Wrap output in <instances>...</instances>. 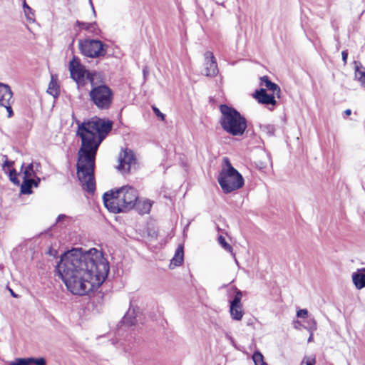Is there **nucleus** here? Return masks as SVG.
<instances>
[{"label":"nucleus","instance_id":"obj_22","mask_svg":"<svg viewBox=\"0 0 365 365\" xmlns=\"http://www.w3.org/2000/svg\"><path fill=\"white\" fill-rule=\"evenodd\" d=\"M137 322L136 317L134 316V311L129 310L123 317L121 323L125 326H133Z\"/></svg>","mask_w":365,"mask_h":365},{"label":"nucleus","instance_id":"obj_37","mask_svg":"<svg viewBox=\"0 0 365 365\" xmlns=\"http://www.w3.org/2000/svg\"><path fill=\"white\" fill-rule=\"evenodd\" d=\"M148 73H149V71H148V67L147 66L144 67L143 69V74L144 78H146V76L148 75Z\"/></svg>","mask_w":365,"mask_h":365},{"label":"nucleus","instance_id":"obj_36","mask_svg":"<svg viewBox=\"0 0 365 365\" xmlns=\"http://www.w3.org/2000/svg\"><path fill=\"white\" fill-rule=\"evenodd\" d=\"M23 9H24V11H29V12H31V7L27 5L26 1L24 0V4H23Z\"/></svg>","mask_w":365,"mask_h":365},{"label":"nucleus","instance_id":"obj_26","mask_svg":"<svg viewBox=\"0 0 365 365\" xmlns=\"http://www.w3.org/2000/svg\"><path fill=\"white\" fill-rule=\"evenodd\" d=\"M262 132L264 133L267 135L272 136L274 134L275 128L273 125L264 124L260 126Z\"/></svg>","mask_w":365,"mask_h":365},{"label":"nucleus","instance_id":"obj_13","mask_svg":"<svg viewBox=\"0 0 365 365\" xmlns=\"http://www.w3.org/2000/svg\"><path fill=\"white\" fill-rule=\"evenodd\" d=\"M254 97L262 104L272 106L276 104L274 94H267L266 90L264 88L256 91Z\"/></svg>","mask_w":365,"mask_h":365},{"label":"nucleus","instance_id":"obj_18","mask_svg":"<svg viewBox=\"0 0 365 365\" xmlns=\"http://www.w3.org/2000/svg\"><path fill=\"white\" fill-rule=\"evenodd\" d=\"M260 84L264 86L267 90L272 91L274 95L276 94L277 97H279L280 88L277 84L269 81L267 76H264L260 78Z\"/></svg>","mask_w":365,"mask_h":365},{"label":"nucleus","instance_id":"obj_31","mask_svg":"<svg viewBox=\"0 0 365 365\" xmlns=\"http://www.w3.org/2000/svg\"><path fill=\"white\" fill-rule=\"evenodd\" d=\"M297 316L299 318H306L308 316V311L306 309H299L297 312Z\"/></svg>","mask_w":365,"mask_h":365},{"label":"nucleus","instance_id":"obj_15","mask_svg":"<svg viewBox=\"0 0 365 365\" xmlns=\"http://www.w3.org/2000/svg\"><path fill=\"white\" fill-rule=\"evenodd\" d=\"M9 365H46L44 358H18L11 361Z\"/></svg>","mask_w":365,"mask_h":365},{"label":"nucleus","instance_id":"obj_9","mask_svg":"<svg viewBox=\"0 0 365 365\" xmlns=\"http://www.w3.org/2000/svg\"><path fill=\"white\" fill-rule=\"evenodd\" d=\"M13 93L11 88L7 84L0 83V106L4 107L8 111V116L13 115L11 103Z\"/></svg>","mask_w":365,"mask_h":365},{"label":"nucleus","instance_id":"obj_32","mask_svg":"<svg viewBox=\"0 0 365 365\" xmlns=\"http://www.w3.org/2000/svg\"><path fill=\"white\" fill-rule=\"evenodd\" d=\"M24 12L25 16L28 21H34V14L32 9H31V12H29V11H24Z\"/></svg>","mask_w":365,"mask_h":365},{"label":"nucleus","instance_id":"obj_43","mask_svg":"<svg viewBox=\"0 0 365 365\" xmlns=\"http://www.w3.org/2000/svg\"><path fill=\"white\" fill-rule=\"evenodd\" d=\"M90 2H91V4H92L91 1H90ZM91 6H92V9L93 11V13L95 14V10H94V7H93V4H91Z\"/></svg>","mask_w":365,"mask_h":365},{"label":"nucleus","instance_id":"obj_28","mask_svg":"<svg viewBox=\"0 0 365 365\" xmlns=\"http://www.w3.org/2000/svg\"><path fill=\"white\" fill-rule=\"evenodd\" d=\"M307 329L309 331V332H313L317 328V322L314 318H309L307 320Z\"/></svg>","mask_w":365,"mask_h":365},{"label":"nucleus","instance_id":"obj_25","mask_svg":"<svg viewBox=\"0 0 365 365\" xmlns=\"http://www.w3.org/2000/svg\"><path fill=\"white\" fill-rule=\"evenodd\" d=\"M218 242H219V244H220V245H221V246H222V247L225 250H227V251H228L229 252L232 253V255L233 256H235V254L232 252V246H231L230 245H229V244L226 242V240H225V237H224L223 236L220 235V236L218 237ZM235 262H236L237 264H238V262H237V259H236V258H235Z\"/></svg>","mask_w":365,"mask_h":365},{"label":"nucleus","instance_id":"obj_10","mask_svg":"<svg viewBox=\"0 0 365 365\" xmlns=\"http://www.w3.org/2000/svg\"><path fill=\"white\" fill-rule=\"evenodd\" d=\"M242 292L236 289V294L230 302V313L231 318L235 321H240L244 315L242 305L241 304Z\"/></svg>","mask_w":365,"mask_h":365},{"label":"nucleus","instance_id":"obj_27","mask_svg":"<svg viewBox=\"0 0 365 365\" xmlns=\"http://www.w3.org/2000/svg\"><path fill=\"white\" fill-rule=\"evenodd\" d=\"M355 76L361 82V84L365 87V71H360L359 68L356 67Z\"/></svg>","mask_w":365,"mask_h":365},{"label":"nucleus","instance_id":"obj_34","mask_svg":"<svg viewBox=\"0 0 365 365\" xmlns=\"http://www.w3.org/2000/svg\"><path fill=\"white\" fill-rule=\"evenodd\" d=\"M4 158H5V161L4 163L3 166L4 167H8V168L11 167L13 165V164H14V162L8 160L6 155H4Z\"/></svg>","mask_w":365,"mask_h":365},{"label":"nucleus","instance_id":"obj_8","mask_svg":"<svg viewBox=\"0 0 365 365\" xmlns=\"http://www.w3.org/2000/svg\"><path fill=\"white\" fill-rule=\"evenodd\" d=\"M78 47L82 55L89 58L104 56L107 52V46L102 41L95 39H81Z\"/></svg>","mask_w":365,"mask_h":365},{"label":"nucleus","instance_id":"obj_35","mask_svg":"<svg viewBox=\"0 0 365 365\" xmlns=\"http://www.w3.org/2000/svg\"><path fill=\"white\" fill-rule=\"evenodd\" d=\"M341 56H342V60L344 61V63H346V61H347V57H348V53L346 51H343L341 52Z\"/></svg>","mask_w":365,"mask_h":365},{"label":"nucleus","instance_id":"obj_30","mask_svg":"<svg viewBox=\"0 0 365 365\" xmlns=\"http://www.w3.org/2000/svg\"><path fill=\"white\" fill-rule=\"evenodd\" d=\"M18 174L15 170H11L9 173L10 180L16 185H19L20 181L18 180Z\"/></svg>","mask_w":365,"mask_h":365},{"label":"nucleus","instance_id":"obj_38","mask_svg":"<svg viewBox=\"0 0 365 365\" xmlns=\"http://www.w3.org/2000/svg\"><path fill=\"white\" fill-rule=\"evenodd\" d=\"M66 217V215H59L58 218H57V222H59L60 220H61V219Z\"/></svg>","mask_w":365,"mask_h":365},{"label":"nucleus","instance_id":"obj_14","mask_svg":"<svg viewBox=\"0 0 365 365\" xmlns=\"http://www.w3.org/2000/svg\"><path fill=\"white\" fill-rule=\"evenodd\" d=\"M41 169V164L37 162H34L24 166V164L21 165V171L23 173V178H36V173Z\"/></svg>","mask_w":365,"mask_h":365},{"label":"nucleus","instance_id":"obj_17","mask_svg":"<svg viewBox=\"0 0 365 365\" xmlns=\"http://www.w3.org/2000/svg\"><path fill=\"white\" fill-rule=\"evenodd\" d=\"M24 181L21 186V192L23 194H31V187L33 186L37 187L40 182V178L36 177V180L32 178H23Z\"/></svg>","mask_w":365,"mask_h":365},{"label":"nucleus","instance_id":"obj_23","mask_svg":"<svg viewBox=\"0 0 365 365\" xmlns=\"http://www.w3.org/2000/svg\"><path fill=\"white\" fill-rule=\"evenodd\" d=\"M47 92L53 97H56L59 95V86L56 80H55L53 76L51 77V80L49 83Z\"/></svg>","mask_w":365,"mask_h":365},{"label":"nucleus","instance_id":"obj_40","mask_svg":"<svg viewBox=\"0 0 365 365\" xmlns=\"http://www.w3.org/2000/svg\"><path fill=\"white\" fill-rule=\"evenodd\" d=\"M312 340H313V334H312V332H310V336L308 339V342H311V341H312Z\"/></svg>","mask_w":365,"mask_h":365},{"label":"nucleus","instance_id":"obj_2","mask_svg":"<svg viewBox=\"0 0 365 365\" xmlns=\"http://www.w3.org/2000/svg\"><path fill=\"white\" fill-rule=\"evenodd\" d=\"M112 128L110 121L96 118L78 125L77 135L81 138L78 152L77 175L83 190L93 193L95 158L98 148Z\"/></svg>","mask_w":365,"mask_h":365},{"label":"nucleus","instance_id":"obj_12","mask_svg":"<svg viewBox=\"0 0 365 365\" xmlns=\"http://www.w3.org/2000/svg\"><path fill=\"white\" fill-rule=\"evenodd\" d=\"M117 169L121 173L128 172L131 165L135 162L133 153L130 150H125L120 154Z\"/></svg>","mask_w":365,"mask_h":365},{"label":"nucleus","instance_id":"obj_29","mask_svg":"<svg viewBox=\"0 0 365 365\" xmlns=\"http://www.w3.org/2000/svg\"><path fill=\"white\" fill-rule=\"evenodd\" d=\"M316 359L314 356H304L300 365H314Z\"/></svg>","mask_w":365,"mask_h":365},{"label":"nucleus","instance_id":"obj_6","mask_svg":"<svg viewBox=\"0 0 365 365\" xmlns=\"http://www.w3.org/2000/svg\"><path fill=\"white\" fill-rule=\"evenodd\" d=\"M88 93L89 100L99 110H108L113 101L114 93L103 81L96 80Z\"/></svg>","mask_w":365,"mask_h":365},{"label":"nucleus","instance_id":"obj_20","mask_svg":"<svg viewBox=\"0 0 365 365\" xmlns=\"http://www.w3.org/2000/svg\"><path fill=\"white\" fill-rule=\"evenodd\" d=\"M184 257L183 246L179 245L176 249L175 253L171 259V264L179 266L182 264Z\"/></svg>","mask_w":365,"mask_h":365},{"label":"nucleus","instance_id":"obj_16","mask_svg":"<svg viewBox=\"0 0 365 365\" xmlns=\"http://www.w3.org/2000/svg\"><path fill=\"white\" fill-rule=\"evenodd\" d=\"M352 280L358 289L365 287V268L358 269L352 274Z\"/></svg>","mask_w":365,"mask_h":365},{"label":"nucleus","instance_id":"obj_39","mask_svg":"<svg viewBox=\"0 0 365 365\" xmlns=\"http://www.w3.org/2000/svg\"><path fill=\"white\" fill-rule=\"evenodd\" d=\"M344 113L346 115H351V110L350 109H346L345 111H344Z\"/></svg>","mask_w":365,"mask_h":365},{"label":"nucleus","instance_id":"obj_1","mask_svg":"<svg viewBox=\"0 0 365 365\" xmlns=\"http://www.w3.org/2000/svg\"><path fill=\"white\" fill-rule=\"evenodd\" d=\"M72 294L85 295L98 288L109 272V263L96 248L83 252L73 249L64 253L56 267Z\"/></svg>","mask_w":365,"mask_h":365},{"label":"nucleus","instance_id":"obj_11","mask_svg":"<svg viewBox=\"0 0 365 365\" xmlns=\"http://www.w3.org/2000/svg\"><path fill=\"white\" fill-rule=\"evenodd\" d=\"M205 63L203 74L208 77L216 76L218 73V67L216 59L211 51H206L204 54Z\"/></svg>","mask_w":365,"mask_h":365},{"label":"nucleus","instance_id":"obj_21","mask_svg":"<svg viewBox=\"0 0 365 365\" xmlns=\"http://www.w3.org/2000/svg\"><path fill=\"white\" fill-rule=\"evenodd\" d=\"M78 26H81V29L88 31L94 34H98L99 29L96 23H85L76 21Z\"/></svg>","mask_w":365,"mask_h":365},{"label":"nucleus","instance_id":"obj_3","mask_svg":"<svg viewBox=\"0 0 365 365\" xmlns=\"http://www.w3.org/2000/svg\"><path fill=\"white\" fill-rule=\"evenodd\" d=\"M138 199V191L130 186H124L104 193L103 200L106 207L111 212H127L135 207Z\"/></svg>","mask_w":365,"mask_h":365},{"label":"nucleus","instance_id":"obj_4","mask_svg":"<svg viewBox=\"0 0 365 365\" xmlns=\"http://www.w3.org/2000/svg\"><path fill=\"white\" fill-rule=\"evenodd\" d=\"M220 123L222 129L233 136H241L247 128L246 119L235 108L220 105Z\"/></svg>","mask_w":365,"mask_h":365},{"label":"nucleus","instance_id":"obj_19","mask_svg":"<svg viewBox=\"0 0 365 365\" xmlns=\"http://www.w3.org/2000/svg\"><path fill=\"white\" fill-rule=\"evenodd\" d=\"M152 202L149 200H139L138 199L135 205L137 211L141 214L148 213L150 210Z\"/></svg>","mask_w":365,"mask_h":365},{"label":"nucleus","instance_id":"obj_24","mask_svg":"<svg viewBox=\"0 0 365 365\" xmlns=\"http://www.w3.org/2000/svg\"><path fill=\"white\" fill-rule=\"evenodd\" d=\"M252 360L255 365H268L264 361V356L259 351H255L252 355Z\"/></svg>","mask_w":365,"mask_h":365},{"label":"nucleus","instance_id":"obj_5","mask_svg":"<svg viewBox=\"0 0 365 365\" xmlns=\"http://www.w3.org/2000/svg\"><path fill=\"white\" fill-rule=\"evenodd\" d=\"M225 165L221 170L217 181L222 191L227 194L243 187L245 181L242 175L233 168L227 158L223 159Z\"/></svg>","mask_w":365,"mask_h":365},{"label":"nucleus","instance_id":"obj_42","mask_svg":"<svg viewBox=\"0 0 365 365\" xmlns=\"http://www.w3.org/2000/svg\"><path fill=\"white\" fill-rule=\"evenodd\" d=\"M297 324H300L299 321H296L294 322V327L297 328Z\"/></svg>","mask_w":365,"mask_h":365},{"label":"nucleus","instance_id":"obj_41","mask_svg":"<svg viewBox=\"0 0 365 365\" xmlns=\"http://www.w3.org/2000/svg\"><path fill=\"white\" fill-rule=\"evenodd\" d=\"M11 294L14 297H17V295L13 292L12 289H10Z\"/></svg>","mask_w":365,"mask_h":365},{"label":"nucleus","instance_id":"obj_33","mask_svg":"<svg viewBox=\"0 0 365 365\" xmlns=\"http://www.w3.org/2000/svg\"><path fill=\"white\" fill-rule=\"evenodd\" d=\"M153 110L157 116L160 117L162 120H164L165 115L163 113H162L158 108H156L155 106H153Z\"/></svg>","mask_w":365,"mask_h":365},{"label":"nucleus","instance_id":"obj_7","mask_svg":"<svg viewBox=\"0 0 365 365\" xmlns=\"http://www.w3.org/2000/svg\"><path fill=\"white\" fill-rule=\"evenodd\" d=\"M68 70L70 72L71 78L76 83L78 88L86 86L88 82L91 85L96 81L98 80L102 81V75L101 73L96 71H90L81 64L79 58L73 56L68 64Z\"/></svg>","mask_w":365,"mask_h":365}]
</instances>
